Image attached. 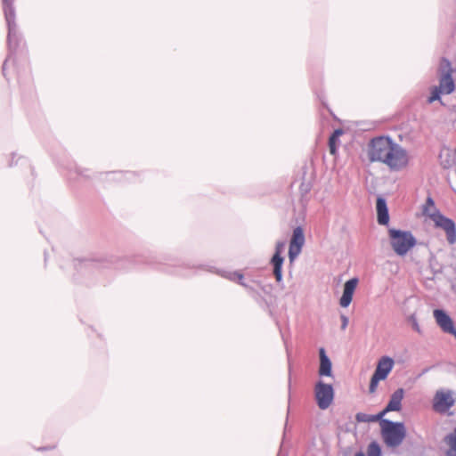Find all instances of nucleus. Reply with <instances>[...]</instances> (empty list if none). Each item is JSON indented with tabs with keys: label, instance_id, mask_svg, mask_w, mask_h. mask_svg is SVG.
<instances>
[{
	"label": "nucleus",
	"instance_id": "obj_1",
	"mask_svg": "<svg viewBox=\"0 0 456 456\" xmlns=\"http://www.w3.org/2000/svg\"><path fill=\"white\" fill-rule=\"evenodd\" d=\"M368 158L370 162L385 164L394 171L403 169L409 162L407 151L389 136L372 138L368 145Z\"/></svg>",
	"mask_w": 456,
	"mask_h": 456
},
{
	"label": "nucleus",
	"instance_id": "obj_2",
	"mask_svg": "<svg viewBox=\"0 0 456 456\" xmlns=\"http://www.w3.org/2000/svg\"><path fill=\"white\" fill-rule=\"evenodd\" d=\"M422 214L428 216L436 227L443 229L446 233V239L449 244L456 242V225L452 219L444 216L435 207L432 197L428 196L422 207Z\"/></svg>",
	"mask_w": 456,
	"mask_h": 456
},
{
	"label": "nucleus",
	"instance_id": "obj_3",
	"mask_svg": "<svg viewBox=\"0 0 456 456\" xmlns=\"http://www.w3.org/2000/svg\"><path fill=\"white\" fill-rule=\"evenodd\" d=\"M2 1L4 18L8 28L7 43L10 51L9 56L5 59L3 64V73L5 76L7 62L10 61L11 55L16 51L19 43L21 40V37L20 35L19 34L18 27L16 24V13L13 5V0Z\"/></svg>",
	"mask_w": 456,
	"mask_h": 456
},
{
	"label": "nucleus",
	"instance_id": "obj_4",
	"mask_svg": "<svg viewBox=\"0 0 456 456\" xmlns=\"http://www.w3.org/2000/svg\"><path fill=\"white\" fill-rule=\"evenodd\" d=\"M381 436L389 448L398 447L406 436V428L403 422H395L382 419L380 421Z\"/></svg>",
	"mask_w": 456,
	"mask_h": 456
},
{
	"label": "nucleus",
	"instance_id": "obj_5",
	"mask_svg": "<svg viewBox=\"0 0 456 456\" xmlns=\"http://www.w3.org/2000/svg\"><path fill=\"white\" fill-rule=\"evenodd\" d=\"M389 241L396 255L405 256L412 248L417 240L410 231H402L395 228L388 230Z\"/></svg>",
	"mask_w": 456,
	"mask_h": 456
},
{
	"label": "nucleus",
	"instance_id": "obj_6",
	"mask_svg": "<svg viewBox=\"0 0 456 456\" xmlns=\"http://www.w3.org/2000/svg\"><path fill=\"white\" fill-rule=\"evenodd\" d=\"M456 392L450 388L437 389L431 401L432 410L441 415H452L450 411L456 402Z\"/></svg>",
	"mask_w": 456,
	"mask_h": 456
},
{
	"label": "nucleus",
	"instance_id": "obj_7",
	"mask_svg": "<svg viewBox=\"0 0 456 456\" xmlns=\"http://www.w3.org/2000/svg\"><path fill=\"white\" fill-rule=\"evenodd\" d=\"M439 86L442 92L446 94H452L455 89V84L452 78L453 69L451 61L443 57L440 61L439 69Z\"/></svg>",
	"mask_w": 456,
	"mask_h": 456
},
{
	"label": "nucleus",
	"instance_id": "obj_8",
	"mask_svg": "<svg viewBox=\"0 0 456 456\" xmlns=\"http://www.w3.org/2000/svg\"><path fill=\"white\" fill-rule=\"evenodd\" d=\"M314 395L318 407L321 410H326L331 404L334 398V390L330 384H326L320 380L314 387Z\"/></svg>",
	"mask_w": 456,
	"mask_h": 456
},
{
	"label": "nucleus",
	"instance_id": "obj_9",
	"mask_svg": "<svg viewBox=\"0 0 456 456\" xmlns=\"http://www.w3.org/2000/svg\"><path fill=\"white\" fill-rule=\"evenodd\" d=\"M286 247V241L280 240L276 242L275 252L271 259V264L273 267V274L276 281L281 284L282 283V265L284 263V257L281 256Z\"/></svg>",
	"mask_w": 456,
	"mask_h": 456
},
{
	"label": "nucleus",
	"instance_id": "obj_10",
	"mask_svg": "<svg viewBox=\"0 0 456 456\" xmlns=\"http://www.w3.org/2000/svg\"><path fill=\"white\" fill-rule=\"evenodd\" d=\"M434 317L436 323L439 325L441 330L447 334L452 335L456 339V329L452 319L445 311L442 309H436L434 311Z\"/></svg>",
	"mask_w": 456,
	"mask_h": 456
},
{
	"label": "nucleus",
	"instance_id": "obj_11",
	"mask_svg": "<svg viewBox=\"0 0 456 456\" xmlns=\"http://www.w3.org/2000/svg\"><path fill=\"white\" fill-rule=\"evenodd\" d=\"M359 282L358 278H352L344 284L343 295L340 297L339 304L342 307H347L353 299L354 292Z\"/></svg>",
	"mask_w": 456,
	"mask_h": 456
},
{
	"label": "nucleus",
	"instance_id": "obj_12",
	"mask_svg": "<svg viewBox=\"0 0 456 456\" xmlns=\"http://www.w3.org/2000/svg\"><path fill=\"white\" fill-rule=\"evenodd\" d=\"M404 390L403 388L396 389L390 396V400L386 408L380 411V415L383 417L388 411H398L402 409V401L403 398Z\"/></svg>",
	"mask_w": 456,
	"mask_h": 456
},
{
	"label": "nucleus",
	"instance_id": "obj_13",
	"mask_svg": "<svg viewBox=\"0 0 456 456\" xmlns=\"http://www.w3.org/2000/svg\"><path fill=\"white\" fill-rule=\"evenodd\" d=\"M395 362L389 356H382L377 364L374 374L383 380L386 379L394 367Z\"/></svg>",
	"mask_w": 456,
	"mask_h": 456
},
{
	"label": "nucleus",
	"instance_id": "obj_14",
	"mask_svg": "<svg viewBox=\"0 0 456 456\" xmlns=\"http://www.w3.org/2000/svg\"><path fill=\"white\" fill-rule=\"evenodd\" d=\"M378 223L380 225H387L389 223V213L387 201L384 198L379 197L376 203Z\"/></svg>",
	"mask_w": 456,
	"mask_h": 456
},
{
	"label": "nucleus",
	"instance_id": "obj_15",
	"mask_svg": "<svg viewBox=\"0 0 456 456\" xmlns=\"http://www.w3.org/2000/svg\"><path fill=\"white\" fill-rule=\"evenodd\" d=\"M319 356H320V367H319V370H318L319 375L330 377L332 375V363L323 347H321L319 349Z\"/></svg>",
	"mask_w": 456,
	"mask_h": 456
},
{
	"label": "nucleus",
	"instance_id": "obj_16",
	"mask_svg": "<svg viewBox=\"0 0 456 456\" xmlns=\"http://www.w3.org/2000/svg\"><path fill=\"white\" fill-rule=\"evenodd\" d=\"M305 244L304 231L301 226H297L293 230L292 238L289 245L303 248Z\"/></svg>",
	"mask_w": 456,
	"mask_h": 456
},
{
	"label": "nucleus",
	"instance_id": "obj_17",
	"mask_svg": "<svg viewBox=\"0 0 456 456\" xmlns=\"http://www.w3.org/2000/svg\"><path fill=\"white\" fill-rule=\"evenodd\" d=\"M381 419H382V416L380 415V412L378 413L377 415H369V414H366L363 412H358L355 415L356 421L363 422V423L374 422V421H377Z\"/></svg>",
	"mask_w": 456,
	"mask_h": 456
},
{
	"label": "nucleus",
	"instance_id": "obj_18",
	"mask_svg": "<svg viewBox=\"0 0 456 456\" xmlns=\"http://www.w3.org/2000/svg\"><path fill=\"white\" fill-rule=\"evenodd\" d=\"M368 456H381V448L379 444L373 441L371 442L367 448Z\"/></svg>",
	"mask_w": 456,
	"mask_h": 456
},
{
	"label": "nucleus",
	"instance_id": "obj_19",
	"mask_svg": "<svg viewBox=\"0 0 456 456\" xmlns=\"http://www.w3.org/2000/svg\"><path fill=\"white\" fill-rule=\"evenodd\" d=\"M445 444L449 446L448 449L456 450V428L452 432L449 433L444 437Z\"/></svg>",
	"mask_w": 456,
	"mask_h": 456
},
{
	"label": "nucleus",
	"instance_id": "obj_20",
	"mask_svg": "<svg viewBox=\"0 0 456 456\" xmlns=\"http://www.w3.org/2000/svg\"><path fill=\"white\" fill-rule=\"evenodd\" d=\"M441 94H444L441 88H438L437 86H433L431 88V94L428 98V103H432L435 101H441Z\"/></svg>",
	"mask_w": 456,
	"mask_h": 456
},
{
	"label": "nucleus",
	"instance_id": "obj_21",
	"mask_svg": "<svg viewBox=\"0 0 456 456\" xmlns=\"http://www.w3.org/2000/svg\"><path fill=\"white\" fill-rule=\"evenodd\" d=\"M222 276L231 280V281H236L240 285L248 288L246 284L243 283V275L239 273H228L227 274H222Z\"/></svg>",
	"mask_w": 456,
	"mask_h": 456
},
{
	"label": "nucleus",
	"instance_id": "obj_22",
	"mask_svg": "<svg viewBox=\"0 0 456 456\" xmlns=\"http://www.w3.org/2000/svg\"><path fill=\"white\" fill-rule=\"evenodd\" d=\"M301 250H302V248L289 245V262L290 263L294 262V260L300 254Z\"/></svg>",
	"mask_w": 456,
	"mask_h": 456
},
{
	"label": "nucleus",
	"instance_id": "obj_23",
	"mask_svg": "<svg viewBox=\"0 0 456 456\" xmlns=\"http://www.w3.org/2000/svg\"><path fill=\"white\" fill-rule=\"evenodd\" d=\"M340 143L339 138H334L330 136L329 138V148L330 151L332 155H335L337 152V147Z\"/></svg>",
	"mask_w": 456,
	"mask_h": 456
},
{
	"label": "nucleus",
	"instance_id": "obj_24",
	"mask_svg": "<svg viewBox=\"0 0 456 456\" xmlns=\"http://www.w3.org/2000/svg\"><path fill=\"white\" fill-rule=\"evenodd\" d=\"M380 380H383V379L373 373V375L370 379V387H369L370 393H374L376 391V389L378 387V384Z\"/></svg>",
	"mask_w": 456,
	"mask_h": 456
},
{
	"label": "nucleus",
	"instance_id": "obj_25",
	"mask_svg": "<svg viewBox=\"0 0 456 456\" xmlns=\"http://www.w3.org/2000/svg\"><path fill=\"white\" fill-rule=\"evenodd\" d=\"M409 320L410 322H411V325H412V329L417 331L419 334H421L422 333V330L419 327V324L418 322V320L415 316V314H411L410 317H409Z\"/></svg>",
	"mask_w": 456,
	"mask_h": 456
},
{
	"label": "nucleus",
	"instance_id": "obj_26",
	"mask_svg": "<svg viewBox=\"0 0 456 456\" xmlns=\"http://www.w3.org/2000/svg\"><path fill=\"white\" fill-rule=\"evenodd\" d=\"M343 134V131L341 129H337L333 132V134L330 135L334 138H339V135Z\"/></svg>",
	"mask_w": 456,
	"mask_h": 456
},
{
	"label": "nucleus",
	"instance_id": "obj_27",
	"mask_svg": "<svg viewBox=\"0 0 456 456\" xmlns=\"http://www.w3.org/2000/svg\"><path fill=\"white\" fill-rule=\"evenodd\" d=\"M347 323H348V319H347V317H346V316H344V315H343V316H342V326H341L342 330H345V329H346V327L347 326Z\"/></svg>",
	"mask_w": 456,
	"mask_h": 456
},
{
	"label": "nucleus",
	"instance_id": "obj_28",
	"mask_svg": "<svg viewBox=\"0 0 456 456\" xmlns=\"http://www.w3.org/2000/svg\"><path fill=\"white\" fill-rule=\"evenodd\" d=\"M445 456H456V450L447 449L445 452Z\"/></svg>",
	"mask_w": 456,
	"mask_h": 456
},
{
	"label": "nucleus",
	"instance_id": "obj_29",
	"mask_svg": "<svg viewBox=\"0 0 456 456\" xmlns=\"http://www.w3.org/2000/svg\"><path fill=\"white\" fill-rule=\"evenodd\" d=\"M79 265H85V266H91L94 265V262L93 261H82V262H79Z\"/></svg>",
	"mask_w": 456,
	"mask_h": 456
},
{
	"label": "nucleus",
	"instance_id": "obj_30",
	"mask_svg": "<svg viewBox=\"0 0 456 456\" xmlns=\"http://www.w3.org/2000/svg\"><path fill=\"white\" fill-rule=\"evenodd\" d=\"M164 271L166 272H170L172 273H175V274H181V275H183L184 273L183 272H181L180 270H174V271H168L167 269L164 268L163 269Z\"/></svg>",
	"mask_w": 456,
	"mask_h": 456
},
{
	"label": "nucleus",
	"instance_id": "obj_31",
	"mask_svg": "<svg viewBox=\"0 0 456 456\" xmlns=\"http://www.w3.org/2000/svg\"><path fill=\"white\" fill-rule=\"evenodd\" d=\"M354 456H365L362 452L355 453Z\"/></svg>",
	"mask_w": 456,
	"mask_h": 456
},
{
	"label": "nucleus",
	"instance_id": "obj_32",
	"mask_svg": "<svg viewBox=\"0 0 456 456\" xmlns=\"http://www.w3.org/2000/svg\"><path fill=\"white\" fill-rule=\"evenodd\" d=\"M47 449H48V448H46V447H42V448H39L38 450H39V451H45V450H47Z\"/></svg>",
	"mask_w": 456,
	"mask_h": 456
},
{
	"label": "nucleus",
	"instance_id": "obj_33",
	"mask_svg": "<svg viewBox=\"0 0 456 456\" xmlns=\"http://www.w3.org/2000/svg\"><path fill=\"white\" fill-rule=\"evenodd\" d=\"M133 175V174H132V173H130V172H127V173H126V175H129V176H130V175Z\"/></svg>",
	"mask_w": 456,
	"mask_h": 456
}]
</instances>
